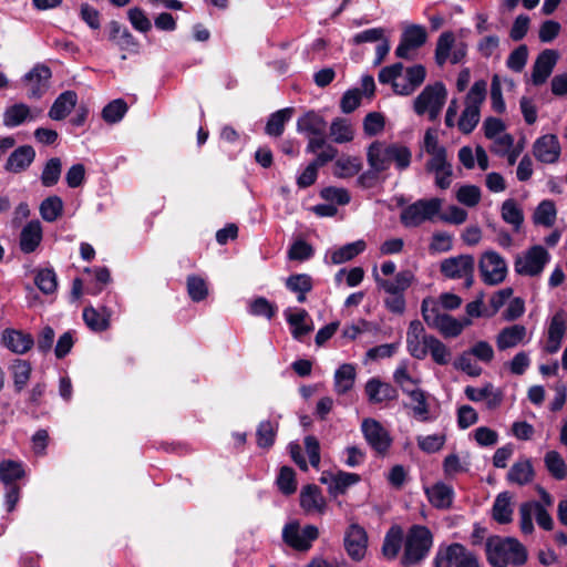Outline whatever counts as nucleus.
<instances>
[{"label":"nucleus","mask_w":567,"mask_h":567,"mask_svg":"<svg viewBox=\"0 0 567 567\" xmlns=\"http://www.w3.org/2000/svg\"><path fill=\"white\" fill-rule=\"evenodd\" d=\"M42 225L38 219L30 220L20 233L19 245L24 254L33 252L42 241Z\"/></svg>","instance_id":"nucleus-27"},{"label":"nucleus","mask_w":567,"mask_h":567,"mask_svg":"<svg viewBox=\"0 0 567 567\" xmlns=\"http://www.w3.org/2000/svg\"><path fill=\"white\" fill-rule=\"evenodd\" d=\"M433 546V534L423 525H412L404 536L401 558L403 566H413L425 559Z\"/></svg>","instance_id":"nucleus-4"},{"label":"nucleus","mask_w":567,"mask_h":567,"mask_svg":"<svg viewBox=\"0 0 567 567\" xmlns=\"http://www.w3.org/2000/svg\"><path fill=\"white\" fill-rule=\"evenodd\" d=\"M320 483L328 486L329 494L333 497L343 494L348 487L359 482V475L342 471H324L320 476Z\"/></svg>","instance_id":"nucleus-20"},{"label":"nucleus","mask_w":567,"mask_h":567,"mask_svg":"<svg viewBox=\"0 0 567 567\" xmlns=\"http://www.w3.org/2000/svg\"><path fill=\"white\" fill-rule=\"evenodd\" d=\"M527 329L523 324H512L503 328L496 336V346L501 351L525 343Z\"/></svg>","instance_id":"nucleus-31"},{"label":"nucleus","mask_w":567,"mask_h":567,"mask_svg":"<svg viewBox=\"0 0 567 567\" xmlns=\"http://www.w3.org/2000/svg\"><path fill=\"white\" fill-rule=\"evenodd\" d=\"M426 39L427 33L424 27L419 24L408 27L402 33L395 55L401 59H412L411 52L422 47Z\"/></svg>","instance_id":"nucleus-17"},{"label":"nucleus","mask_w":567,"mask_h":567,"mask_svg":"<svg viewBox=\"0 0 567 567\" xmlns=\"http://www.w3.org/2000/svg\"><path fill=\"white\" fill-rule=\"evenodd\" d=\"M447 90L443 82L426 85L413 102L417 115L427 114L430 121H435L446 102Z\"/></svg>","instance_id":"nucleus-7"},{"label":"nucleus","mask_w":567,"mask_h":567,"mask_svg":"<svg viewBox=\"0 0 567 567\" xmlns=\"http://www.w3.org/2000/svg\"><path fill=\"white\" fill-rule=\"evenodd\" d=\"M427 173L434 176V184L441 189H446L452 184L453 165L447 157V153L430 157L425 163Z\"/></svg>","instance_id":"nucleus-18"},{"label":"nucleus","mask_w":567,"mask_h":567,"mask_svg":"<svg viewBox=\"0 0 567 567\" xmlns=\"http://www.w3.org/2000/svg\"><path fill=\"white\" fill-rule=\"evenodd\" d=\"M300 506L306 513L322 514L326 508V499L320 488L315 484H308L300 492Z\"/></svg>","instance_id":"nucleus-34"},{"label":"nucleus","mask_w":567,"mask_h":567,"mask_svg":"<svg viewBox=\"0 0 567 567\" xmlns=\"http://www.w3.org/2000/svg\"><path fill=\"white\" fill-rule=\"evenodd\" d=\"M485 547L487 561L494 567L522 566L527 560L525 546L513 537H489Z\"/></svg>","instance_id":"nucleus-1"},{"label":"nucleus","mask_w":567,"mask_h":567,"mask_svg":"<svg viewBox=\"0 0 567 567\" xmlns=\"http://www.w3.org/2000/svg\"><path fill=\"white\" fill-rule=\"evenodd\" d=\"M362 168L361 159L357 156H341L334 163L333 174L340 178L357 175Z\"/></svg>","instance_id":"nucleus-45"},{"label":"nucleus","mask_w":567,"mask_h":567,"mask_svg":"<svg viewBox=\"0 0 567 567\" xmlns=\"http://www.w3.org/2000/svg\"><path fill=\"white\" fill-rule=\"evenodd\" d=\"M51 78V70L43 65H35L28 72L23 82L28 89V96L31 99H40L49 90V81Z\"/></svg>","instance_id":"nucleus-19"},{"label":"nucleus","mask_w":567,"mask_h":567,"mask_svg":"<svg viewBox=\"0 0 567 567\" xmlns=\"http://www.w3.org/2000/svg\"><path fill=\"white\" fill-rule=\"evenodd\" d=\"M433 338L434 336L425 333L421 321H411L406 332V348L409 353L417 360H423L429 353V339Z\"/></svg>","instance_id":"nucleus-15"},{"label":"nucleus","mask_w":567,"mask_h":567,"mask_svg":"<svg viewBox=\"0 0 567 567\" xmlns=\"http://www.w3.org/2000/svg\"><path fill=\"white\" fill-rule=\"evenodd\" d=\"M344 548L352 560L360 561L364 558L368 549V534L365 529L351 524L344 534Z\"/></svg>","instance_id":"nucleus-16"},{"label":"nucleus","mask_w":567,"mask_h":567,"mask_svg":"<svg viewBox=\"0 0 567 567\" xmlns=\"http://www.w3.org/2000/svg\"><path fill=\"white\" fill-rule=\"evenodd\" d=\"M455 44V37L452 32H443L436 42L435 62L439 66H443L446 61L451 60V53Z\"/></svg>","instance_id":"nucleus-48"},{"label":"nucleus","mask_w":567,"mask_h":567,"mask_svg":"<svg viewBox=\"0 0 567 567\" xmlns=\"http://www.w3.org/2000/svg\"><path fill=\"white\" fill-rule=\"evenodd\" d=\"M487 83L484 80L476 81L467 92L464 101V110L455 126L463 133L474 131L481 120V107L485 101Z\"/></svg>","instance_id":"nucleus-5"},{"label":"nucleus","mask_w":567,"mask_h":567,"mask_svg":"<svg viewBox=\"0 0 567 567\" xmlns=\"http://www.w3.org/2000/svg\"><path fill=\"white\" fill-rule=\"evenodd\" d=\"M425 495L432 506L439 509H449L454 499V489L452 486L439 482L434 485L426 487Z\"/></svg>","instance_id":"nucleus-33"},{"label":"nucleus","mask_w":567,"mask_h":567,"mask_svg":"<svg viewBox=\"0 0 567 567\" xmlns=\"http://www.w3.org/2000/svg\"><path fill=\"white\" fill-rule=\"evenodd\" d=\"M31 118L30 107L27 104L17 103L6 109L3 113V125L7 127H17Z\"/></svg>","instance_id":"nucleus-43"},{"label":"nucleus","mask_w":567,"mask_h":567,"mask_svg":"<svg viewBox=\"0 0 567 567\" xmlns=\"http://www.w3.org/2000/svg\"><path fill=\"white\" fill-rule=\"evenodd\" d=\"M452 565L455 567H481L477 556L460 543L447 545Z\"/></svg>","instance_id":"nucleus-38"},{"label":"nucleus","mask_w":567,"mask_h":567,"mask_svg":"<svg viewBox=\"0 0 567 567\" xmlns=\"http://www.w3.org/2000/svg\"><path fill=\"white\" fill-rule=\"evenodd\" d=\"M406 396L410 399L404 403V408L410 411V415L419 422H429L433 417L431 415V405L429 403V394L422 389L417 388L412 392H408Z\"/></svg>","instance_id":"nucleus-23"},{"label":"nucleus","mask_w":567,"mask_h":567,"mask_svg":"<svg viewBox=\"0 0 567 567\" xmlns=\"http://www.w3.org/2000/svg\"><path fill=\"white\" fill-rule=\"evenodd\" d=\"M502 218L505 223L513 226L514 230H518L524 221L522 208L514 199H506L501 208Z\"/></svg>","instance_id":"nucleus-50"},{"label":"nucleus","mask_w":567,"mask_h":567,"mask_svg":"<svg viewBox=\"0 0 567 567\" xmlns=\"http://www.w3.org/2000/svg\"><path fill=\"white\" fill-rule=\"evenodd\" d=\"M361 432L368 445L379 455H385L393 439L390 432L375 419L367 417L361 422Z\"/></svg>","instance_id":"nucleus-10"},{"label":"nucleus","mask_w":567,"mask_h":567,"mask_svg":"<svg viewBox=\"0 0 567 567\" xmlns=\"http://www.w3.org/2000/svg\"><path fill=\"white\" fill-rule=\"evenodd\" d=\"M403 64L394 63L383 68L379 73L381 83H391L393 91L399 95L412 94L426 78V70L421 64H415L405 69L403 74Z\"/></svg>","instance_id":"nucleus-3"},{"label":"nucleus","mask_w":567,"mask_h":567,"mask_svg":"<svg viewBox=\"0 0 567 567\" xmlns=\"http://www.w3.org/2000/svg\"><path fill=\"white\" fill-rule=\"evenodd\" d=\"M374 280L381 289L386 293H401L411 286L414 276L410 270H403L395 275L394 279H382L380 278L377 268L373 270Z\"/></svg>","instance_id":"nucleus-30"},{"label":"nucleus","mask_w":567,"mask_h":567,"mask_svg":"<svg viewBox=\"0 0 567 567\" xmlns=\"http://www.w3.org/2000/svg\"><path fill=\"white\" fill-rule=\"evenodd\" d=\"M533 516L539 527L545 530L553 529L554 522L547 509L538 502H525L519 506V527L523 534H532L534 530Z\"/></svg>","instance_id":"nucleus-11"},{"label":"nucleus","mask_w":567,"mask_h":567,"mask_svg":"<svg viewBox=\"0 0 567 567\" xmlns=\"http://www.w3.org/2000/svg\"><path fill=\"white\" fill-rule=\"evenodd\" d=\"M355 369L350 363L342 364L334 373V391L344 394L353 388Z\"/></svg>","instance_id":"nucleus-41"},{"label":"nucleus","mask_w":567,"mask_h":567,"mask_svg":"<svg viewBox=\"0 0 567 567\" xmlns=\"http://www.w3.org/2000/svg\"><path fill=\"white\" fill-rule=\"evenodd\" d=\"M481 197V189L475 185H463L456 192V199L458 203L467 207L476 206L480 203Z\"/></svg>","instance_id":"nucleus-60"},{"label":"nucleus","mask_w":567,"mask_h":567,"mask_svg":"<svg viewBox=\"0 0 567 567\" xmlns=\"http://www.w3.org/2000/svg\"><path fill=\"white\" fill-rule=\"evenodd\" d=\"M63 212L62 199L54 195L45 198L40 205L41 217L49 223L55 221Z\"/></svg>","instance_id":"nucleus-53"},{"label":"nucleus","mask_w":567,"mask_h":567,"mask_svg":"<svg viewBox=\"0 0 567 567\" xmlns=\"http://www.w3.org/2000/svg\"><path fill=\"white\" fill-rule=\"evenodd\" d=\"M557 60L558 53L555 50L546 49L542 51L533 65L530 75L532 83L537 86L544 84L550 76Z\"/></svg>","instance_id":"nucleus-21"},{"label":"nucleus","mask_w":567,"mask_h":567,"mask_svg":"<svg viewBox=\"0 0 567 567\" xmlns=\"http://www.w3.org/2000/svg\"><path fill=\"white\" fill-rule=\"evenodd\" d=\"M327 127L324 117L316 111H308L297 120V131L305 136L321 135L327 133Z\"/></svg>","instance_id":"nucleus-32"},{"label":"nucleus","mask_w":567,"mask_h":567,"mask_svg":"<svg viewBox=\"0 0 567 567\" xmlns=\"http://www.w3.org/2000/svg\"><path fill=\"white\" fill-rule=\"evenodd\" d=\"M83 319L86 326L94 331H103L109 327V317L97 312L93 307L83 310Z\"/></svg>","instance_id":"nucleus-59"},{"label":"nucleus","mask_w":567,"mask_h":567,"mask_svg":"<svg viewBox=\"0 0 567 567\" xmlns=\"http://www.w3.org/2000/svg\"><path fill=\"white\" fill-rule=\"evenodd\" d=\"M402 546L404 547V533L400 525H392L384 535L381 553L388 560L398 557Z\"/></svg>","instance_id":"nucleus-35"},{"label":"nucleus","mask_w":567,"mask_h":567,"mask_svg":"<svg viewBox=\"0 0 567 567\" xmlns=\"http://www.w3.org/2000/svg\"><path fill=\"white\" fill-rule=\"evenodd\" d=\"M293 110L291 107H286L272 113L266 124V133L270 136H280Z\"/></svg>","instance_id":"nucleus-49"},{"label":"nucleus","mask_w":567,"mask_h":567,"mask_svg":"<svg viewBox=\"0 0 567 567\" xmlns=\"http://www.w3.org/2000/svg\"><path fill=\"white\" fill-rule=\"evenodd\" d=\"M127 112V104L124 100L117 99L110 102L102 111V117L106 123L120 122Z\"/></svg>","instance_id":"nucleus-57"},{"label":"nucleus","mask_w":567,"mask_h":567,"mask_svg":"<svg viewBox=\"0 0 567 567\" xmlns=\"http://www.w3.org/2000/svg\"><path fill=\"white\" fill-rule=\"evenodd\" d=\"M365 393L371 403L379 404L398 398V391L389 383L371 379L365 384Z\"/></svg>","instance_id":"nucleus-36"},{"label":"nucleus","mask_w":567,"mask_h":567,"mask_svg":"<svg viewBox=\"0 0 567 567\" xmlns=\"http://www.w3.org/2000/svg\"><path fill=\"white\" fill-rule=\"evenodd\" d=\"M62 173V162L59 157L50 158L41 173L40 179L43 186L52 187L58 184Z\"/></svg>","instance_id":"nucleus-54"},{"label":"nucleus","mask_w":567,"mask_h":567,"mask_svg":"<svg viewBox=\"0 0 567 567\" xmlns=\"http://www.w3.org/2000/svg\"><path fill=\"white\" fill-rule=\"evenodd\" d=\"M393 380L406 395L419 388L421 380L409 373L408 361H401L393 372Z\"/></svg>","instance_id":"nucleus-44"},{"label":"nucleus","mask_w":567,"mask_h":567,"mask_svg":"<svg viewBox=\"0 0 567 567\" xmlns=\"http://www.w3.org/2000/svg\"><path fill=\"white\" fill-rule=\"evenodd\" d=\"M308 318L309 315L305 309L287 313V321L291 327L293 338L300 339L312 330V327L307 323Z\"/></svg>","instance_id":"nucleus-46"},{"label":"nucleus","mask_w":567,"mask_h":567,"mask_svg":"<svg viewBox=\"0 0 567 567\" xmlns=\"http://www.w3.org/2000/svg\"><path fill=\"white\" fill-rule=\"evenodd\" d=\"M478 268L482 279L487 285H498L507 275V264L496 251H485L480 259Z\"/></svg>","instance_id":"nucleus-13"},{"label":"nucleus","mask_w":567,"mask_h":567,"mask_svg":"<svg viewBox=\"0 0 567 567\" xmlns=\"http://www.w3.org/2000/svg\"><path fill=\"white\" fill-rule=\"evenodd\" d=\"M422 316L427 326L439 330L446 338L460 336L463 329L472 323L470 319L460 321L447 313L441 312L434 300H423Z\"/></svg>","instance_id":"nucleus-6"},{"label":"nucleus","mask_w":567,"mask_h":567,"mask_svg":"<svg viewBox=\"0 0 567 567\" xmlns=\"http://www.w3.org/2000/svg\"><path fill=\"white\" fill-rule=\"evenodd\" d=\"M443 200L437 197L419 199L402 209L401 223L408 227H417L427 220H433L442 209Z\"/></svg>","instance_id":"nucleus-8"},{"label":"nucleus","mask_w":567,"mask_h":567,"mask_svg":"<svg viewBox=\"0 0 567 567\" xmlns=\"http://www.w3.org/2000/svg\"><path fill=\"white\" fill-rule=\"evenodd\" d=\"M475 260L471 255H458L444 259L440 265L441 272L450 279H464L465 287L474 282Z\"/></svg>","instance_id":"nucleus-12"},{"label":"nucleus","mask_w":567,"mask_h":567,"mask_svg":"<svg viewBox=\"0 0 567 567\" xmlns=\"http://www.w3.org/2000/svg\"><path fill=\"white\" fill-rule=\"evenodd\" d=\"M567 331V319L563 311L555 313L550 320L545 351L556 353L561 344V340Z\"/></svg>","instance_id":"nucleus-25"},{"label":"nucleus","mask_w":567,"mask_h":567,"mask_svg":"<svg viewBox=\"0 0 567 567\" xmlns=\"http://www.w3.org/2000/svg\"><path fill=\"white\" fill-rule=\"evenodd\" d=\"M34 284L45 295L53 293L58 288V279L53 269L42 268L35 271Z\"/></svg>","instance_id":"nucleus-52"},{"label":"nucleus","mask_w":567,"mask_h":567,"mask_svg":"<svg viewBox=\"0 0 567 567\" xmlns=\"http://www.w3.org/2000/svg\"><path fill=\"white\" fill-rule=\"evenodd\" d=\"M557 218L556 205L550 199L542 200L536 207L533 220L536 225L553 227Z\"/></svg>","instance_id":"nucleus-40"},{"label":"nucleus","mask_w":567,"mask_h":567,"mask_svg":"<svg viewBox=\"0 0 567 567\" xmlns=\"http://www.w3.org/2000/svg\"><path fill=\"white\" fill-rule=\"evenodd\" d=\"M1 343L13 353L24 354L34 346V339L22 330L7 328L2 331Z\"/></svg>","instance_id":"nucleus-24"},{"label":"nucleus","mask_w":567,"mask_h":567,"mask_svg":"<svg viewBox=\"0 0 567 567\" xmlns=\"http://www.w3.org/2000/svg\"><path fill=\"white\" fill-rule=\"evenodd\" d=\"M107 29L110 41L118 47L120 50L127 51L130 53L138 52V42L127 30V28L123 27L117 21H111L107 25Z\"/></svg>","instance_id":"nucleus-26"},{"label":"nucleus","mask_w":567,"mask_h":567,"mask_svg":"<svg viewBox=\"0 0 567 567\" xmlns=\"http://www.w3.org/2000/svg\"><path fill=\"white\" fill-rule=\"evenodd\" d=\"M534 156L542 163L553 164L560 155V144L556 135L546 134L538 137L533 145Z\"/></svg>","instance_id":"nucleus-22"},{"label":"nucleus","mask_w":567,"mask_h":567,"mask_svg":"<svg viewBox=\"0 0 567 567\" xmlns=\"http://www.w3.org/2000/svg\"><path fill=\"white\" fill-rule=\"evenodd\" d=\"M365 249L364 240H357L350 244H347L331 254V262L334 265H340L346 261L353 259L355 256L361 254Z\"/></svg>","instance_id":"nucleus-47"},{"label":"nucleus","mask_w":567,"mask_h":567,"mask_svg":"<svg viewBox=\"0 0 567 567\" xmlns=\"http://www.w3.org/2000/svg\"><path fill=\"white\" fill-rule=\"evenodd\" d=\"M11 372L16 391H22L31 377L32 367L30 362L20 359L14 360L11 365Z\"/></svg>","instance_id":"nucleus-51"},{"label":"nucleus","mask_w":567,"mask_h":567,"mask_svg":"<svg viewBox=\"0 0 567 567\" xmlns=\"http://www.w3.org/2000/svg\"><path fill=\"white\" fill-rule=\"evenodd\" d=\"M24 474L22 465L18 462L6 460L0 463V480L7 485L21 478Z\"/></svg>","instance_id":"nucleus-56"},{"label":"nucleus","mask_w":567,"mask_h":567,"mask_svg":"<svg viewBox=\"0 0 567 567\" xmlns=\"http://www.w3.org/2000/svg\"><path fill=\"white\" fill-rule=\"evenodd\" d=\"M35 158V151L30 145L16 148L8 157L4 169L10 173H21L29 168Z\"/></svg>","instance_id":"nucleus-29"},{"label":"nucleus","mask_w":567,"mask_h":567,"mask_svg":"<svg viewBox=\"0 0 567 567\" xmlns=\"http://www.w3.org/2000/svg\"><path fill=\"white\" fill-rule=\"evenodd\" d=\"M187 291L193 301H202L208 295L207 284L198 276H189L187 278Z\"/></svg>","instance_id":"nucleus-62"},{"label":"nucleus","mask_w":567,"mask_h":567,"mask_svg":"<svg viewBox=\"0 0 567 567\" xmlns=\"http://www.w3.org/2000/svg\"><path fill=\"white\" fill-rule=\"evenodd\" d=\"M512 495L508 492H503L495 498L493 518L499 524H507L512 522Z\"/></svg>","instance_id":"nucleus-42"},{"label":"nucleus","mask_w":567,"mask_h":567,"mask_svg":"<svg viewBox=\"0 0 567 567\" xmlns=\"http://www.w3.org/2000/svg\"><path fill=\"white\" fill-rule=\"evenodd\" d=\"M78 103V95L73 91L61 93L49 111V116L54 121L65 118Z\"/></svg>","instance_id":"nucleus-37"},{"label":"nucleus","mask_w":567,"mask_h":567,"mask_svg":"<svg viewBox=\"0 0 567 567\" xmlns=\"http://www.w3.org/2000/svg\"><path fill=\"white\" fill-rule=\"evenodd\" d=\"M528 60V48L525 44L517 47L506 60V66L514 72H522Z\"/></svg>","instance_id":"nucleus-61"},{"label":"nucleus","mask_w":567,"mask_h":567,"mask_svg":"<svg viewBox=\"0 0 567 567\" xmlns=\"http://www.w3.org/2000/svg\"><path fill=\"white\" fill-rule=\"evenodd\" d=\"M276 426L270 421H262L257 429V444L260 447H270L276 437Z\"/></svg>","instance_id":"nucleus-64"},{"label":"nucleus","mask_w":567,"mask_h":567,"mask_svg":"<svg viewBox=\"0 0 567 567\" xmlns=\"http://www.w3.org/2000/svg\"><path fill=\"white\" fill-rule=\"evenodd\" d=\"M276 311L277 307L264 297H258L249 303V312L252 316L271 319Z\"/></svg>","instance_id":"nucleus-63"},{"label":"nucleus","mask_w":567,"mask_h":567,"mask_svg":"<svg viewBox=\"0 0 567 567\" xmlns=\"http://www.w3.org/2000/svg\"><path fill=\"white\" fill-rule=\"evenodd\" d=\"M411 157L410 150L396 143L373 142L367 153L368 163L375 173L386 171L392 164L403 171L410 166Z\"/></svg>","instance_id":"nucleus-2"},{"label":"nucleus","mask_w":567,"mask_h":567,"mask_svg":"<svg viewBox=\"0 0 567 567\" xmlns=\"http://www.w3.org/2000/svg\"><path fill=\"white\" fill-rule=\"evenodd\" d=\"M535 478L533 463L527 457H519L509 468L506 480L511 484L524 486L530 484Z\"/></svg>","instance_id":"nucleus-28"},{"label":"nucleus","mask_w":567,"mask_h":567,"mask_svg":"<svg viewBox=\"0 0 567 567\" xmlns=\"http://www.w3.org/2000/svg\"><path fill=\"white\" fill-rule=\"evenodd\" d=\"M329 133L331 140L337 144L349 143L354 138V127L344 117H336L329 126Z\"/></svg>","instance_id":"nucleus-39"},{"label":"nucleus","mask_w":567,"mask_h":567,"mask_svg":"<svg viewBox=\"0 0 567 567\" xmlns=\"http://www.w3.org/2000/svg\"><path fill=\"white\" fill-rule=\"evenodd\" d=\"M544 462L548 472L556 480H564L567 476V465L558 452H547Z\"/></svg>","instance_id":"nucleus-55"},{"label":"nucleus","mask_w":567,"mask_h":567,"mask_svg":"<svg viewBox=\"0 0 567 567\" xmlns=\"http://www.w3.org/2000/svg\"><path fill=\"white\" fill-rule=\"evenodd\" d=\"M549 259L550 255L543 246H533L516 257L514 264L515 271L523 276H539L549 262Z\"/></svg>","instance_id":"nucleus-9"},{"label":"nucleus","mask_w":567,"mask_h":567,"mask_svg":"<svg viewBox=\"0 0 567 567\" xmlns=\"http://www.w3.org/2000/svg\"><path fill=\"white\" fill-rule=\"evenodd\" d=\"M277 485L281 493L290 495L297 489L296 473L289 466H282L277 477Z\"/></svg>","instance_id":"nucleus-58"},{"label":"nucleus","mask_w":567,"mask_h":567,"mask_svg":"<svg viewBox=\"0 0 567 567\" xmlns=\"http://www.w3.org/2000/svg\"><path fill=\"white\" fill-rule=\"evenodd\" d=\"M318 528L313 525H307L300 529L298 523H290L284 527V540L295 549L308 550L311 543L318 538Z\"/></svg>","instance_id":"nucleus-14"}]
</instances>
